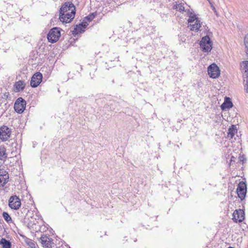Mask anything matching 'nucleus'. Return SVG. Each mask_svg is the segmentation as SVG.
<instances>
[{"label":"nucleus","instance_id":"obj_4","mask_svg":"<svg viewBox=\"0 0 248 248\" xmlns=\"http://www.w3.org/2000/svg\"><path fill=\"white\" fill-rule=\"evenodd\" d=\"M200 45L201 49L204 52H209L212 48V43L208 36L202 37Z\"/></svg>","mask_w":248,"mask_h":248},{"label":"nucleus","instance_id":"obj_11","mask_svg":"<svg viewBox=\"0 0 248 248\" xmlns=\"http://www.w3.org/2000/svg\"><path fill=\"white\" fill-rule=\"evenodd\" d=\"M43 75L40 72H36L32 76L30 82L31 86L36 88L39 85L42 81Z\"/></svg>","mask_w":248,"mask_h":248},{"label":"nucleus","instance_id":"obj_14","mask_svg":"<svg viewBox=\"0 0 248 248\" xmlns=\"http://www.w3.org/2000/svg\"><path fill=\"white\" fill-rule=\"evenodd\" d=\"M87 25L88 24L86 22H83L81 24L76 25L72 31V34L74 35H76L83 32L84 31L85 29L86 28Z\"/></svg>","mask_w":248,"mask_h":248},{"label":"nucleus","instance_id":"obj_1","mask_svg":"<svg viewBox=\"0 0 248 248\" xmlns=\"http://www.w3.org/2000/svg\"><path fill=\"white\" fill-rule=\"evenodd\" d=\"M76 12V7L73 3L71 2H65L60 9V21L65 23H70L75 16Z\"/></svg>","mask_w":248,"mask_h":248},{"label":"nucleus","instance_id":"obj_2","mask_svg":"<svg viewBox=\"0 0 248 248\" xmlns=\"http://www.w3.org/2000/svg\"><path fill=\"white\" fill-rule=\"evenodd\" d=\"M187 22L188 27L191 31L197 32L202 26L201 21L196 15L192 13H190L189 15Z\"/></svg>","mask_w":248,"mask_h":248},{"label":"nucleus","instance_id":"obj_6","mask_svg":"<svg viewBox=\"0 0 248 248\" xmlns=\"http://www.w3.org/2000/svg\"><path fill=\"white\" fill-rule=\"evenodd\" d=\"M26 107V101L21 97H18L16 101L14 104L15 111L19 114L22 113L25 110Z\"/></svg>","mask_w":248,"mask_h":248},{"label":"nucleus","instance_id":"obj_3","mask_svg":"<svg viewBox=\"0 0 248 248\" xmlns=\"http://www.w3.org/2000/svg\"><path fill=\"white\" fill-rule=\"evenodd\" d=\"M61 36L60 30L58 28L51 29L47 34V39L51 43L57 42Z\"/></svg>","mask_w":248,"mask_h":248},{"label":"nucleus","instance_id":"obj_12","mask_svg":"<svg viewBox=\"0 0 248 248\" xmlns=\"http://www.w3.org/2000/svg\"><path fill=\"white\" fill-rule=\"evenodd\" d=\"M26 86V84L24 80L17 81L13 85V91L15 93L22 92L25 89Z\"/></svg>","mask_w":248,"mask_h":248},{"label":"nucleus","instance_id":"obj_8","mask_svg":"<svg viewBox=\"0 0 248 248\" xmlns=\"http://www.w3.org/2000/svg\"><path fill=\"white\" fill-rule=\"evenodd\" d=\"M11 135L10 129L6 125H2L0 127V139L2 141H7Z\"/></svg>","mask_w":248,"mask_h":248},{"label":"nucleus","instance_id":"obj_16","mask_svg":"<svg viewBox=\"0 0 248 248\" xmlns=\"http://www.w3.org/2000/svg\"><path fill=\"white\" fill-rule=\"evenodd\" d=\"M232 103L231 99L229 97H226L224 103L221 106V108L224 110L232 108Z\"/></svg>","mask_w":248,"mask_h":248},{"label":"nucleus","instance_id":"obj_21","mask_svg":"<svg viewBox=\"0 0 248 248\" xmlns=\"http://www.w3.org/2000/svg\"><path fill=\"white\" fill-rule=\"evenodd\" d=\"M2 217H3L4 219L7 223H10L12 222V218L7 212H3Z\"/></svg>","mask_w":248,"mask_h":248},{"label":"nucleus","instance_id":"obj_26","mask_svg":"<svg viewBox=\"0 0 248 248\" xmlns=\"http://www.w3.org/2000/svg\"><path fill=\"white\" fill-rule=\"evenodd\" d=\"M235 158L234 156H232L231 157V160H230L231 162L234 161H235Z\"/></svg>","mask_w":248,"mask_h":248},{"label":"nucleus","instance_id":"obj_5","mask_svg":"<svg viewBox=\"0 0 248 248\" xmlns=\"http://www.w3.org/2000/svg\"><path fill=\"white\" fill-rule=\"evenodd\" d=\"M207 72L209 77L212 78H217L220 75L219 68L215 63H213L208 67Z\"/></svg>","mask_w":248,"mask_h":248},{"label":"nucleus","instance_id":"obj_25","mask_svg":"<svg viewBox=\"0 0 248 248\" xmlns=\"http://www.w3.org/2000/svg\"><path fill=\"white\" fill-rule=\"evenodd\" d=\"M94 17V16L93 15H90L88 16H87V19L89 20L90 21L93 19V18Z\"/></svg>","mask_w":248,"mask_h":248},{"label":"nucleus","instance_id":"obj_27","mask_svg":"<svg viewBox=\"0 0 248 248\" xmlns=\"http://www.w3.org/2000/svg\"><path fill=\"white\" fill-rule=\"evenodd\" d=\"M246 85L248 87V89H247V90H248V80L247 81Z\"/></svg>","mask_w":248,"mask_h":248},{"label":"nucleus","instance_id":"obj_18","mask_svg":"<svg viewBox=\"0 0 248 248\" xmlns=\"http://www.w3.org/2000/svg\"><path fill=\"white\" fill-rule=\"evenodd\" d=\"M237 129L234 125H232L228 129L227 137L230 139H232L234 135L237 133Z\"/></svg>","mask_w":248,"mask_h":248},{"label":"nucleus","instance_id":"obj_10","mask_svg":"<svg viewBox=\"0 0 248 248\" xmlns=\"http://www.w3.org/2000/svg\"><path fill=\"white\" fill-rule=\"evenodd\" d=\"M233 222L235 223H240L245 219V212L243 210L239 209L234 210L232 214Z\"/></svg>","mask_w":248,"mask_h":248},{"label":"nucleus","instance_id":"obj_7","mask_svg":"<svg viewBox=\"0 0 248 248\" xmlns=\"http://www.w3.org/2000/svg\"><path fill=\"white\" fill-rule=\"evenodd\" d=\"M236 193L238 197L241 200L245 199L247 193V185L244 182L241 181L239 182L236 189Z\"/></svg>","mask_w":248,"mask_h":248},{"label":"nucleus","instance_id":"obj_13","mask_svg":"<svg viewBox=\"0 0 248 248\" xmlns=\"http://www.w3.org/2000/svg\"><path fill=\"white\" fill-rule=\"evenodd\" d=\"M40 243L45 248H51L53 244V240L46 235H43L40 238Z\"/></svg>","mask_w":248,"mask_h":248},{"label":"nucleus","instance_id":"obj_24","mask_svg":"<svg viewBox=\"0 0 248 248\" xmlns=\"http://www.w3.org/2000/svg\"><path fill=\"white\" fill-rule=\"evenodd\" d=\"M28 245L31 247V248H35V244L32 242L31 241L28 243Z\"/></svg>","mask_w":248,"mask_h":248},{"label":"nucleus","instance_id":"obj_28","mask_svg":"<svg viewBox=\"0 0 248 248\" xmlns=\"http://www.w3.org/2000/svg\"><path fill=\"white\" fill-rule=\"evenodd\" d=\"M212 7H213V10L215 11V10H216L214 6H212Z\"/></svg>","mask_w":248,"mask_h":248},{"label":"nucleus","instance_id":"obj_20","mask_svg":"<svg viewBox=\"0 0 248 248\" xmlns=\"http://www.w3.org/2000/svg\"><path fill=\"white\" fill-rule=\"evenodd\" d=\"M242 72L247 73L248 72V61H243L240 64Z\"/></svg>","mask_w":248,"mask_h":248},{"label":"nucleus","instance_id":"obj_15","mask_svg":"<svg viewBox=\"0 0 248 248\" xmlns=\"http://www.w3.org/2000/svg\"><path fill=\"white\" fill-rule=\"evenodd\" d=\"M8 172L3 170H0V186H3L8 182Z\"/></svg>","mask_w":248,"mask_h":248},{"label":"nucleus","instance_id":"obj_22","mask_svg":"<svg viewBox=\"0 0 248 248\" xmlns=\"http://www.w3.org/2000/svg\"><path fill=\"white\" fill-rule=\"evenodd\" d=\"M175 9L180 12H183L185 10V7L181 3L176 4L175 5Z\"/></svg>","mask_w":248,"mask_h":248},{"label":"nucleus","instance_id":"obj_19","mask_svg":"<svg viewBox=\"0 0 248 248\" xmlns=\"http://www.w3.org/2000/svg\"><path fill=\"white\" fill-rule=\"evenodd\" d=\"M0 244L2 245V248H11V243L5 238L0 240Z\"/></svg>","mask_w":248,"mask_h":248},{"label":"nucleus","instance_id":"obj_23","mask_svg":"<svg viewBox=\"0 0 248 248\" xmlns=\"http://www.w3.org/2000/svg\"><path fill=\"white\" fill-rule=\"evenodd\" d=\"M244 42L245 47L247 48L246 53L248 54V34L245 36Z\"/></svg>","mask_w":248,"mask_h":248},{"label":"nucleus","instance_id":"obj_17","mask_svg":"<svg viewBox=\"0 0 248 248\" xmlns=\"http://www.w3.org/2000/svg\"><path fill=\"white\" fill-rule=\"evenodd\" d=\"M7 158L6 149L4 145L0 146V160L5 161Z\"/></svg>","mask_w":248,"mask_h":248},{"label":"nucleus","instance_id":"obj_9","mask_svg":"<svg viewBox=\"0 0 248 248\" xmlns=\"http://www.w3.org/2000/svg\"><path fill=\"white\" fill-rule=\"evenodd\" d=\"M8 204L9 207L12 209H18L21 205V200L16 195L12 196L9 200Z\"/></svg>","mask_w":248,"mask_h":248}]
</instances>
